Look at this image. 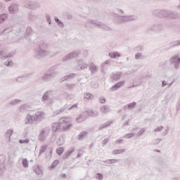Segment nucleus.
I'll return each instance as SVG.
<instances>
[{"instance_id": "79ce46f5", "label": "nucleus", "mask_w": 180, "mask_h": 180, "mask_svg": "<svg viewBox=\"0 0 180 180\" xmlns=\"http://www.w3.org/2000/svg\"><path fill=\"white\" fill-rule=\"evenodd\" d=\"M84 115H79L77 118H76V122H77V123H82V122H84Z\"/></svg>"}, {"instance_id": "338daca9", "label": "nucleus", "mask_w": 180, "mask_h": 180, "mask_svg": "<svg viewBox=\"0 0 180 180\" xmlns=\"http://www.w3.org/2000/svg\"><path fill=\"white\" fill-rule=\"evenodd\" d=\"M66 86L68 87V89H72V88H74V86H75V84H66Z\"/></svg>"}, {"instance_id": "6e6d98bb", "label": "nucleus", "mask_w": 180, "mask_h": 180, "mask_svg": "<svg viewBox=\"0 0 180 180\" xmlns=\"http://www.w3.org/2000/svg\"><path fill=\"white\" fill-rule=\"evenodd\" d=\"M143 57V54L141 53H137L135 55V60H140Z\"/></svg>"}, {"instance_id": "ddd939ff", "label": "nucleus", "mask_w": 180, "mask_h": 180, "mask_svg": "<svg viewBox=\"0 0 180 180\" xmlns=\"http://www.w3.org/2000/svg\"><path fill=\"white\" fill-rule=\"evenodd\" d=\"M85 68H88V63L82 61H78V65L76 67V70H85Z\"/></svg>"}, {"instance_id": "bf43d9fd", "label": "nucleus", "mask_w": 180, "mask_h": 180, "mask_svg": "<svg viewBox=\"0 0 180 180\" xmlns=\"http://www.w3.org/2000/svg\"><path fill=\"white\" fill-rule=\"evenodd\" d=\"M162 129H164V126H160V127H158L156 129H155L154 131L155 133H158V131H161Z\"/></svg>"}, {"instance_id": "dca6fc26", "label": "nucleus", "mask_w": 180, "mask_h": 180, "mask_svg": "<svg viewBox=\"0 0 180 180\" xmlns=\"http://www.w3.org/2000/svg\"><path fill=\"white\" fill-rule=\"evenodd\" d=\"M89 70L91 74H96V72H98V68L94 63H91L89 65Z\"/></svg>"}, {"instance_id": "e2e57ef3", "label": "nucleus", "mask_w": 180, "mask_h": 180, "mask_svg": "<svg viewBox=\"0 0 180 180\" xmlns=\"http://www.w3.org/2000/svg\"><path fill=\"white\" fill-rule=\"evenodd\" d=\"M23 77H22V76H20V77H17L16 79H15V81L17 82H23Z\"/></svg>"}, {"instance_id": "cd10ccee", "label": "nucleus", "mask_w": 180, "mask_h": 180, "mask_svg": "<svg viewBox=\"0 0 180 180\" xmlns=\"http://www.w3.org/2000/svg\"><path fill=\"white\" fill-rule=\"evenodd\" d=\"M75 77V73H72L69 75H66L62 78L61 82H64V81H67V79H71Z\"/></svg>"}, {"instance_id": "aec40b11", "label": "nucleus", "mask_w": 180, "mask_h": 180, "mask_svg": "<svg viewBox=\"0 0 180 180\" xmlns=\"http://www.w3.org/2000/svg\"><path fill=\"white\" fill-rule=\"evenodd\" d=\"M108 56L109 57H110V58L115 59V58H119L120 57H121L122 55L117 51H113V52H110L108 53Z\"/></svg>"}, {"instance_id": "a19ab883", "label": "nucleus", "mask_w": 180, "mask_h": 180, "mask_svg": "<svg viewBox=\"0 0 180 180\" xmlns=\"http://www.w3.org/2000/svg\"><path fill=\"white\" fill-rule=\"evenodd\" d=\"M22 166L24 167V168L29 167V160H27L26 158L22 159Z\"/></svg>"}, {"instance_id": "ea45409f", "label": "nucleus", "mask_w": 180, "mask_h": 180, "mask_svg": "<svg viewBox=\"0 0 180 180\" xmlns=\"http://www.w3.org/2000/svg\"><path fill=\"white\" fill-rule=\"evenodd\" d=\"M85 99H94V95H92L91 93H84V95Z\"/></svg>"}, {"instance_id": "1a4fd4ad", "label": "nucleus", "mask_w": 180, "mask_h": 180, "mask_svg": "<svg viewBox=\"0 0 180 180\" xmlns=\"http://www.w3.org/2000/svg\"><path fill=\"white\" fill-rule=\"evenodd\" d=\"M25 6L28 9L36 10L40 8V4L36 2H27L25 4Z\"/></svg>"}, {"instance_id": "5701e85b", "label": "nucleus", "mask_w": 180, "mask_h": 180, "mask_svg": "<svg viewBox=\"0 0 180 180\" xmlns=\"http://www.w3.org/2000/svg\"><path fill=\"white\" fill-rule=\"evenodd\" d=\"M13 134V129H8L6 133V141H11V136Z\"/></svg>"}, {"instance_id": "7c9ffc66", "label": "nucleus", "mask_w": 180, "mask_h": 180, "mask_svg": "<svg viewBox=\"0 0 180 180\" xmlns=\"http://www.w3.org/2000/svg\"><path fill=\"white\" fill-rule=\"evenodd\" d=\"M169 10H160V18H168Z\"/></svg>"}, {"instance_id": "4c0bfd02", "label": "nucleus", "mask_w": 180, "mask_h": 180, "mask_svg": "<svg viewBox=\"0 0 180 180\" xmlns=\"http://www.w3.org/2000/svg\"><path fill=\"white\" fill-rule=\"evenodd\" d=\"M19 102H20V100L14 99V100L10 101L9 103H10V105H12L13 106H16V105H18V103H19Z\"/></svg>"}, {"instance_id": "de8ad7c7", "label": "nucleus", "mask_w": 180, "mask_h": 180, "mask_svg": "<svg viewBox=\"0 0 180 180\" xmlns=\"http://www.w3.org/2000/svg\"><path fill=\"white\" fill-rule=\"evenodd\" d=\"M20 110L22 112H26L27 110V105H22L20 107Z\"/></svg>"}, {"instance_id": "2eb2a0df", "label": "nucleus", "mask_w": 180, "mask_h": 180, "mask_svg": "<svg viewBox=\"0 0 180 180\" xmlns=\"http://www.w3.org/2000/svg\"><path fill=\"white\" fill-rule=\"evenodd\" d=\"M162 27V24H155L151 26L150 30H153V32H161Z\"/></svg>"}, {"instance_id": "7ed1b4c3", "label": "nucleus", "mask_w": 180, "mask_h": 180, "mask_svg": "<svg viewBox=\"0 0 180 180\" xmlns=\"http://www.w3.org/2000/svg\"><path fill=\"white\" fill-rule=\"evenodd\" d=\"M114 18H115L117 23H127V22L137 20L136 15H119V14H114Z\"/></svg>"}, {"instance_id": "052dcab7", "label": "nucleus", "mask_w": 180, "mask_h": 180, "mask_svg": "<svg viewBox=\"0 0 180 180\" xmlns=\"http://www.w3.org/2000/svg\"><path fill=\"white\" fill-rule=\"evenodd\" d=\"M100 103H106V98L105 97L102 96L99 98Z\"/></svg>"}, {"instance_id": "f3484780", "label": "nucleus", "mask_w": 180, "mask_h": 180, "mask_svg": "<svg viewBox=\"0 0 180 180\" xmlns=\"http://www.w3.org/2000/svg\"><path fill=\"white\" fill-rule=\"evenodd\" d=\"M100 112L103 113V115H106L110 112V106L109 105H103L100 107Z\"/></svg>"}, {"instance_id": "09e8293b", "label": "nucleus", "mask_w": 180, "mask_h": 180, "mask_svg": "<svg viewBox=\"0 0 180 180\" xmlns=\"http://www.w3.org/2000/svg\"><path fill=\"white\" fill-rule=\"evenodd\" d=\"M136 105H137V103L136 102H132V103L127 104V108H128V109H131V108H134V106H136Z\"/></svg>"}, {"instance_id": "423d86ee", "label": "nucleus", "mask_w": 180, "mask_h": 180, "mask_svg": "<svg viewBox=\"0 0 180 180\" xmlns=\"http://www.w3.org/2000/svg\"><path fill=\"white\" fill-rule=\"evenodd\" d=\"M89 23H91V25H94V26H98V27H101V29H103L104 30H112V28H110L107 25L102 23L99 21L91 20L89 21Z\"/></svg>"}, {"instance_id": "f704fd0d", "label": "nucleus", "mask_w": 180, "mask_h": 180, "mask_svg": "<svg viewBox=\"0 0 180 180\" xmlns=\"http://www.w3.org/2000/svg\"><path fill=\"white\" fill-rule=\"evenodd\" d=\"M7 18H8V14L6 13L0 15V24L4 23Z\"/></svg>"}, {"instance_id": "c85d7f7f", "label": "nucleus", "mask_w": 180, "mask_h": 180, "mask_svg": "<svg viewBox=\"0 0 180 180\" xmlns=\"http://www.w3.org/2000/svg\"><path fill=\"white\" fill-rule=\"evenodd\" d=\"M11 57H12L11 53L5 55V51H0V58H4L5 60L6 58H9Z\"/></svg>"}, {"instance_id": "37998d69", "label": "nucleus", "mask_w": 180, "mask_h": 180, "mask_svg": "<svg viewBox=\"0 0 180 180\" xmlns=\"http://www.w3.org/2000/svg\"><path fill=\"white\" fill-rule=\"evenodd\" d=\"M4 64L6 65V67H12L13 65V62H12V60L8 59L4 62Z\"/></svg>"}, {"instance_id": "3c124183", "label": "nucleus", "mask_w": 180, "mask_h": 180, "mask_svg": "<svg viewBox=\"0 0 180 180\" xmlns=\"http://www.w3.org/2000/svg\"><path fill=\"white\" fill-rule=\"evenodd\" d=\"M46 22H48L49 25H51V16H50V15L49 14L46 15Z\"/></svg>"}, {"instance_id": "6ab92c4d", "label": "nucleus", "mask_w": 180, "mask_h": 180, "mask_svg": "<svg viewBox=\"0 0 180 180\" xmlns=\"http://www.w3.org/2000/svg\"><path fill=\"white\" fill-rule=\"evenodd\" d=\"M167 18L169 19H176L178 18V13L169 10Z\"/></svg>"}, {"instance_id": "393cba45", "label": "nucleus", "mask_w": 180, "mask_h": 180, "mask_svg": "<svg viewBox=\"0 0 180 180\" xmlns=\"http://www.w3.org/2000/svg\"><path fill=\"white\" fill-rule=\"evenodd\" d=\"M118 160L117 159H107L105 160H102V162H105V164H116L117 162H118Z\"/></svg>"}, {"instance_id": "9b49d317", "label": "nucleus", "mask_w": 180, "mask_h": 180, "mask_svg": "<svg viewBox=\"0 0 180 180\" xmlns=\"http://www.w3.org/2000/svg\"><path fill=\"white\" fill-rule=\"evenodd\" d=\"M34 123V116L30 114H27L25 116V124H33Z\"/></svg>"}, {"instance_id": "0eeeda50", "label": "nucleus", "mask_w": 180, "mask_h": 180, "mask_svg": "<svg viewBox=\"0 0 180 180\" xmlns=\"http://www.w3.org/2000/svg\"><path fill=\"white\" fill-rule=\"evenodd\" d=\"M54 78V74L53 73H44L42 76L39 77V81H43L44 82H51Z\"/></svg>"}, {"instance_id": "a18cd8bd", "label": "nucleus", "mask_w": 180, "mask_h": 180, "mask_svg": "<svg viewBox=\"0 0 180 180\" xmlns=\"http://www.w3.org/2000/svg\"><path fill=\"white\" fill-rule=\"evenodd\" d=\"M68 110H73V112H77V110H78V105L77 104H74L68 108Z\"/></svg>"}, {"instance_id": "e433bc0d", "label": "nucleus", "mask_w": 180, "mask_h": 180, "mask_svg": "<svg viewBox=\"0 0 180 180\" xmlns=\"http://www.w3.org/2000/svg\"><path fill=\"white\" fill-rule=\"evenodd\" d=\"M136 136V133L127 134L123 136V139H133Z\"/></svg>"}, {"instance_id": "f8f14e48", "label": "nucleus", "mask_w": 180, "mask_h": 180, "mask_svg": "<svg viewBox=\"0 0 180 180\" xmlns=\"http://www.w3.org/2000/svg\"><path fill=\"white\" fill-rule=\"evenodd\" d=\"M19 11V6L17 4H12L8 7V12L11 13V15H15L18 13Z\"/></svg>"}, {"instance_id": "b1692460", "label": "nucleus", "mask_w": 180, "mask_h": 180, "mask_svg": "<svg viewBox=\"0 0 180 180\" xmlns=\"http://www.w3.org/2000/svg\"><path fill=\"white\" fill-rule=\"evenodd\" d=\"M74 148H71L67 152H65V153L63 155V160H66V158H68L69 155L74 153Z\"/></svg>"}, {"instance_id": "69168bd1", "label": "nucleus", "mask_w": 180, "mask_h": 180, "mask_svg": "<svg viewBox=\"0 0 180 180\" xmlns=\"http://www.w3.org/2000/svg\"><path fill=\"white\" fill-rule=\"evenodd\" d=\"M168 130H169V127H167L165 128V130L164 132H162V136H167L168 134Z\"/></svg>"}, {"instance_id": "58836bf2", "label": "nucleus", "mask_w": 180, "mask_h": 180, "mask_svg": "<svg viewBox=\"0 0 180 180\" xmlns=\"http://www.w3.org/2000/svg\"><path fill=\"white\" fill-rule=\"evenodd\" d=\"M120 77H122V73L118 72V73L113 75L112 79H115V81H119V79H120Z\"/></svg>"}, {"instance_id": "2f4dec72", "label": "nucleus", "mask_w": 180, "mask_h": 180, "mask_svg": "<svg viewBox=\"0 0 180 180\" xmlns=\"http://www.w3.org/2000/svg\"><path fill=\"white\" fill-rule=\"evenodd\" d=\"M86 134H88V132L85 131L80 132L79 134L78 135L77 140H84V137H85Z\"/></svg>"}, {"instance_id": "680f3d73", "label": "nucleus", "mask_w": 180, "mask_h": 180, "mask_svg": "<svg viewBox=\"0 0 180 180\" xmlns=\"http://www.w3.org/2000/svg\"><path fill=\"white\" fill-rule=\"evenodd\" d=\"M67 108H61L59 111L56 112V115H60L63 112H66Z\"/></svg>"}, {"instance_id": "bb28decb", "label": "nucleus", "mask_w": 180, "mask_h": 180, "mask_svg": "<svg viewBox=\"0 0 180 180\" xmlns=\"http://www.w3.org/2000/svg\"><path fill=\"white\" fill-rule=\"evenodd\" d=\"M86 113L91 117H96V116H98V111H95L94 110H89L86 111Z\"/></svg>"}, {"instance_id": "4468645a", "label": "nucleus", "mask_w": 180, "mask_h": 180, "mask_svg": "<svg viewBox=\"0 0 180 180\" xmlns=\"http://www.w3.org/2000/svg\"><path fill=\"white\" fill-rule=\"evenodd\" d=\"M123 85H124V81L119 82L110 88V91H117V89L122 88Z\"/></svg>"}, {"instance_id": "a211bd4d", "label": "nucleus", "mask_w": 180, "mask_h": 180, "mask_svg": "<svg viewBox=\"0 0 180 180\" xmlns=\"http://www.w3.org/2000/svg\"><path fill=\"white\" fill-rule=\"evenodd\" d=\"M53 94V91L51 90L46 91L42 96V98H41L42 102H46V101H48L49 98H50V96H51Z\"/></svg>"}, {"instance_id": "a878e982", "label": "nucleus", "mask_w": 180, "mask_h": 180, "mask_svg": "<svg viewBox=\"0 0 180 180\" xmlns=\"http://www.w3.org/2000/svg\"><path fill=\"white\" fill-rule=\"evenodd\" d=\"M108 65H110V60H109L104 61L101 64V70L103 71H105V70H106V68H108Z\"/></svg>"}, {"instance_id": "774afa93", "label": "nucleus", "mask_w": 180, "mask_h": 180, "mask_svg": "<svg viewBox=\"0 0 180 180\" xmlns=\"http://www.w3.org/2000/svg\"><path fill=\"white\" fill-rule=\"evenodd\" d=\"M88 54H89L88 51L84 50V51H82V56L83 57H88Z\"/></svg>"}, {"instance_id": "5fc2aeb1", "label": "nucleus", "mask_w": 180, "mask_h": 180, "mask_svg": "<svg viewBox=\"0 0 180 180\" xmlns=\"http://www.w3.org/2000/svg\"><path fill=\"white\" fill-rule=\"evenodd\" d=\"M96 178H97V179L102 180L103 179V175L101 173H96Z\"/></svg>"}, {"instance_id": "9d476101", "label": "nucleus", "mask_w": 180, "mask_h": 180, "mask_svg": "<svg viewBox=\"0 0 180 180\" xmlns=\"http://www.w3.org/2000/svg\"><path fill=\"white\" fill-rule=\"evenodd\" d=\"M44 112L42 111H37L34 116V122H41V120L44 119Z\"/></svg>"}, {"instance_id": "13d9d810", "label": "nucleus", "mask_w": 180, "mask_h": 180, "mask_svg": "<svg viewBox=\"0 0 180 180\" xmlns=\"http://www.w3.org/2000/svg\"><path fill=\"white\" fill-rule=\"evenodd\" d=\"M11 32H12V30H9V29H5L1 32V34L3 36H5V34H6L7 33H11Z\"/></svg>"}, {"instance_id": "f03ea898", "label": "nucleus", "mask_w": 180, "mask_h": 180, "mask_svg": "<svg viewBox=\"0 0 180 180\" xmlns=\"http://www.w3.org/2000/svg\"><path fill=\"white\" fill-rule=\"evenodd\" d=\"M72 127V124H68L65 118H60L59 122H53L51 124V130L53 133L56 131H63L68 130Z\"/></svg>"}, {"instance_id": "0e129e2a", "label": "nucleus", "mask_w": 180, "mask_h": 180, "mask_svg": "<svg viewBox=\"0 0 180 180\" xmlns=\"http://www.w3.org/2000/svg\"><path fill=\"white\" fill-rule=\"evenodd\" d=\"M58 164V160H56L52 164H51V168H55V167L57 166V165Z\"/></svg>"}, {"instance_id": "c756f323", "label": "nucleus", "mask_w": 180, "mask_h": 180, "mask_svg": "<svg viewBox=\"0 0 180 180\" xmlns=\"http://www.w3.org/2000/svg\"><path fill=\"white\" fill-rule=\"evenodd\" d=\"M57 146H63L64 144V135L60 136L56 141Z\"/></svg>"}, {"instance_id": "603ef678", "label": "nucleus", "mask_w": 180, "mask_h": 180, "mask_svg": "<svg viewBox=\"0 0 180 180\" xmlns=\"http://www.w3.org/2000/svg\"><path fill=\"white\" fill-rule=\"evenodd\" d=\"M29 141H30L29 139H25V140L20 139V140L19 141V143H20V144H29Z\"/></svg>"}, {"instance_id": "4be33fe9", "label": "nucleus", "mask_w": 180, "mask_h": 180, "mask_svg": "<svg viewBox=\"0 0 180 180\" xmlns=\"http://www.w3.org/2000/svg\"><path fill=\"white\" fill-rule=\"evenodd\" d=\"M126 153V149H115L112 150V154L113 155H120V154H124Z\"/></svg>"}, {"instance_id": "864d4df0", "label": "nucleus", "mask_w": 180, "mask_h": 180, "mask_svg": "<svg viewBox=\"0 0 180 180\" xmlns=\"http://www.w3.org/2000/svg\"><path fill=\"white\" fill-rule=\"evenodd\" d=\"M172 47H178L179 46H180V40L172 43Z\"/></svg>"}, {"instance_id": "4d7b16f0", "label": "nucleus", "mask_w": 180, "mask_h": 180, "mask_svg": "<svg viewBox=\"0 0 180 180\" xmlns=\"http://www.w3.org/2000/svg\"><path fill=\"white\" fill-rule=\"evenodd\" d=\"M144 131H146V129H141L136 134V136H139V137H140V136H143V134H144Z\"/></svg>"}, {"instance_id": "49530a36", "label": "nucleus", "mask_w": 180, "mask_h": 180, "mask_svg": "<svg viewBox=\"0 0 180 180\" xmlns=\"http://www.w3.org/2000/svg\"><path fill=\"white\" fill-rule=\"evenodd\" d=\"M109 124H110V122H107L103 124H101L100 127H99V130H102V129H105V127H108V126H109Z\"/></svg>"}, {"instance_id": "20e7f679", "label": "nucleus", "mask_w": 180, "mask_h": 180, "mask_svg": "<svg viewBox=\"0 0 180 180\" xmlns=\"http://www.w3.org/2000/svg\"><path fill=\"white\" fill-rule=\"evenodd\" d=\"M170 64L173 65L174 70H179L180 68V55L175 54L169 60Z\"/></svg>"}, {"instance_id": "c9c22d12", "label": "nucleus", "mask_w": 180, "mask_h": 180, "mask_svg": "<svg viewBox=\"0 0 180 180\" xmlns=\"http://www.w3.org/2000/svg\"><path fill=\"white\" fill-rule=\"evenodd\" d=\"M162 141V139H155L152 141L151 144L152 146H157L159 143H161Z\"/></svg>"}, {"instance_id": "c03bdc74", "label": "nucleus", "mask_w": 180, "mask_h": 180, "mask_svg": "<svg viewBox=\"0 0 180 180\" xmlns=\"http://www.w3.org/2000/svg\"><path fill=\"white\" fill-rule=\"evenodd\" d=\"M56 153L58 155H61L64 153V148H56Z\"/></svg>"}, {"instance_id": "72a5a7b5", "label": "nucleus", "mask_w": 180, "mask_h": 180, "mask_svg": "<svg viewBox=\"0 0 180 180\" xmlns=\"http://www.w3.org/2000/svg\"><path fill=\"white\" fill-rule=\"evenodd\" d=\"M47 145L41 146L39 148V155H41L43 153H46V150H47Z\"/></svg>"}, {"instance_id": "412c9836", "label": "nucleus", "mask_w": 180, "mask_h": 180, "mask_svg": "<svg viewBox=\"0 0 180 180\" xmlns=\"http://www.w3.org/2000/svg\"><path fill=\"white\" fill-rule=\"evenodd\" d=\"M34 172L37 175H43V171L41 170V169H40L39 165H35L34 166Z\"/></svg>"}, {"instance_id": "39448f33", "label": "nucleus", "mask_w": 180, "mask_h": 180, "mask_svg": "<svg viewBox=\"0 0 180 180\" xmlns=\"http://www.w3.org/2000/svg\"><path fill=\"white\" fill-rule=\"evenodd\" d=\"M49 133H50V127H46L44 129H41L39 130V134L38 137L39 141H41V143H44Z\"/></svg>"}, {"instance_id": "f257e3e1", "label": "nucleus", "mask_w": 180, "mask_h": 180, "mask_svg": "<svg viewBox=\"0 0 180 180\" xmlns=\"http://www.w3.org/2000/svg\"><path fill=\"white\" fill-rule=\"evenodd\" d=\"M49 47V45L44 40H41L37 46L34 50V57L38 60H41L43 57L49 56V51L46 50Z\"/></svg>"}, {"instance_id": "8fccbe9b", "label": "nucleus", "mask_w": 180, "mask_h": 180, "mask_svg": "<svg viewBox=\"0 0 180 180\" xmlns=\"http://www.w3.org/2000/svg\"><path fill=\"white\" fill-rule=\"evenodd\" d=\"M26 33L27 34H28V36H30L32 33H33V30H32V27H27Z\"/></svg>"}, {"instance_id": "473e14b6", "label": "nucleus", "mask_w": 180, "mask_h": 180, "mask_svg": "<svg viewBox=\"0 0 180 180\" xmlns=\"http://www.w3.org/2000/svg\"><path fill=\"white\" fill-rule=\"evenodd\" d=\"M152 15H153V16H158L159 18H160L161 16V10L159 9H155L152 11Z\"/></svg>"}, {"instance_id": "6e6552de", "label": "nucleus", "mask_w": 180, "mask_h": 180, "mask_svg": "<svg viewBox=\"0 0 180 180\" xmlns=\"http://www.w3.org/2000/svg\"><path fill=\"white\" fill-rule=\"evenodd\" d=\"M80 52L78 51H73L63 58V61H68V60H72V58H77L79 56Z\"/></svg>"}]
</instances>
